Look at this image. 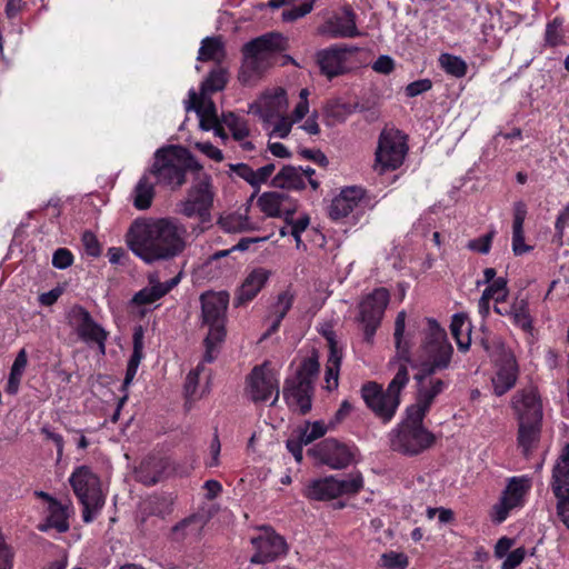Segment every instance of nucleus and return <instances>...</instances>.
<instances>
[{"label":"nucleus","mask_w":569,"mask_h":569,"mask_svg":"<svg viewBox=\"0 0 569 569\" xmlns=\"http://www.w3.org/2000/svg\"><path fill=\"white\" fill-rule=\"evenodd\" d=\"M221 122L230 130L236 141H243L250 133L247 119L233 112H223Z\"/></svg>","instance_id":"43"},{"label":"nucleus","mask_w":569,"mask_h":569,"mask_svg":"<svg viewBox=\"0 0 569 569\" xmlns=\"http://www.w3.org/2000/svg\"><path fill=\"white\" fill-rule=\"evenodd\" d=\"M569 226V206L565 207L557 216L555 222L553 242L562 244L565 229Z\"/></svg>","instance_id":"56"},{"label":"nucleus","mask_w":569,"mask_h":569,"mask_svg":"<svg viewBox=\"0 0 569 569\" xmlns=\"http://www.w3.org/2000/svg\"><path fill=\"white\" fill-rule=\"evenodd\" d=\"M329 347V356L326 366V382L329 390L338 387L339 370L342 360V351L336 340V335L330 331L325 335Z\"/></svg>","instance_id":"28"},{"label":"nucleus","mask_w":569,"mask_h":569,"mask_svg":"<svg viewBox=\"0 0 569 569\" xmlns=\"http://www.w3.org/2000/svg\"><path fill=\"white\" fill-rule=\"evenodd\" d=\"M295 302V295L289 290L280 292L276 303L272 306V313L279 319H284Z\"/></svg>","instance_id":"52"},{"label":"nucleus","mask_w":569,"mask_h":569,"mask_svg":"<svg viewBox=\"0 0 569 569\" xmlns=\"http://www.w3.org/2000/svg\"><path fill=\"white\" fill-rule=\"evenodd\" d=\"M214 196L212 179L204 174L189 188L186 199L178 204L179 213L189 219L197 218L203 226L210 224Z\"/></svg>","instance_id":"10"},{"label":"nucleus","mask_w":569,"mask_h":569,"mask_svg":"<svg viewBox=\"0 0 569 569\" xmlns=\"http://www.w3.org/2000/svg\"><path fill=\"white\" fill-rule=\"evenodd\" d=\"M174 498L168 493H156L148 497L141 506V525H146L150 517L164 520L173 511Z\"/></svg>","instance_id":"25"},{"label":"nucleus","mask_w":569,"mask_h":569,"mask_svg":"<svg viewBox=\"0 0 569 569\" xmlns=\"http://www.w3.org/2000/svg\"><path fill=\"white\" fill-rule=\"evenodd\" d=\"M389 299V291L386 288L380 287L365 296L360 301L357 320L363 327L365 341L372 342L373 337L380 327Z\"/></svg>","instance_id":"13"},{"label":"nucleus","mask_w":569,"mask_h":569,"mask_svg":"<svg viewBox=\"0 0 569 569\" xmlns=\"http://www.w3.org/2000/svg\"><path fill=\"white\" fill-rule=\"evenodd\" d=\"M271 277V271L263 268H253L243 279L234 292L233 307L247 306L261 292Z\"/></svg>","instance_id":"21"},{"label":"nucleus","mask_w":569,"mask_h":569,"mask_svg":"<svg viewBox=\"0 0 569 569\" xmlns=\"http://www.w3.org/2000/svg\"><path fill=\"white\" fill-rule=\"evenodd\" d=\"M201 169L202 166L187 148L171 144L154 152L149 173L157 179V183L176 190L186 183L188 171Z\"/></svg>","instance_id":"2"},{"label":"nucleus","mask_w":569,"mask_h":569,"mask_svg":"<svg viewBox=\"0 0 569 569\" xmlns=\"http://www.w3.org/2000/svg\"><path fill=\"white\" fill-rule=\"evenodd\" d=\"M430 410L416 400L406 409V418L399 425H407L409 427H423V420Z\"/></svg>","instance_id":"48"},{"label":"nucleus","mask_w":569,"mask_h":569,"mask_svg":"<svg viewBox=\"0 0 569 569\" xmlns=\"http://www.w3.org/2000/svg\"><path fill=\"white\" fill-rule=\"evenodd\" d=\"M543 41V46L548 48H557L567 43L565 19L562 17L556 16L552 20L547 22Z\"/></svg>","instance_id":"39"},{"label":"nucleus","mask_w":569,"mask_h":569,"mask_svg":"<svg viewBox=\"0 0 569 569\" xmlns=\"http://www.w3.org/2000/svg\"><path fill=\"white\" fill-rule=\"evenodd\" d=\"M259 535L251 539L254 553L250 562L254 565H264L278 560L288 552L286 539L276 532L270 526H262Z\"/></svg>","instance_id":"17"},{"label":"nucleus","mask_w":569,"mask_h":569,"mask_svg":"<svg viewBox=\"0 0 569 569\" xmlns=\"http://www.w3.org/2000/svg\"><path fill=\"white\" fill-rule=\"evenodd\" d=\"M69 322L74 328L76 332L82 328L84 325H88L92 319L91 313L82 306L74 305L69 311Z\"/></svg>","instance_id":"54"},{"label":"nucleus","mask_w":569,"mask_h":569,"mask_svg":"<svg viewBox=\"0 0 569 569\" xmlns=\"http://www.w3.org/2000/svg\"><path fill=\"white\" fill-rule=\"evenodd\" d=\"M328 429H330L329 425L326 426L321 420L315 421L312 423L307 421L306 427L300 428L299 432L308 441V443H311L312 441L323 437Z\"/></svg>","instance_id":"53"},{"label":"nucleus","mask_w":569,"mask_h":569,"mask_svg":"<svg viewBox=\"0 0 569 569\" xmlns=\"http://www.w3.org/2000/svg\"><path fill=\"white\" fill-rule=\"evenodd\" d=\"M531 488L529 478L511 477L503 489L500 500L493 506V521L502 523L515 508H521L525 505V497Z\"/></svg>","instance_id":"18"},{"label":"nucleus","mask_w":569,"mask_h":569,"mask_svg":"<svg viewBox=\"0 0 569 569\" xmlns=\"http://www.w3.org/2000/svg\"><path fill=\"white\" fill-rule=\"evenodd\" d=\"M247 392L253 402H266L272 395L271 406L279 399V380L269 361L254 366L247 377Z\"/></svg>","instance_id":"15"},{"label":"nucleus","mask_w":569,"mask_h":569,"mask_svg":"<svg viewBox=\"0 0 569 569\" xmlns=\"http://www.w3.org/2000/svg\"><path fill=\"white\" fill-rule=\"evenodd\" d=\"M302 167L283 166L272 178L271 184L274 188L300 191L306 188V181L301 173Z\"/></svg>","instance_id":"32"},{"label":"nucleus","mask_w":569,"mask_h":569,"mask_svg":"<svg viewBox=\"0 0 569 569\" xmlns=\"http://www.w3.org/2000/svg\"><path fill=\"white\" fill-rule=\"evenodd\" d=\"M356 51L357 48L347 46H331L318 51L316 57L321 74L326 76L328 79H332L348 72V56Z\"/></svg>","instance_id":"20"},{"label":"nucleus","mask_w":569,"mask_h":569,"mask_svg":"<svg viewBox=\"0 0 569 569\" xmlns=\"http://www.w3.org/2000/svg\"><path fill=\"white\" fill-rule=\"evenodd\" d=\"M518 421H542V401L536 387L518 390L511 401Z\"/></svg>","instance_id":"19"},{"label":"nucleus","mask_w":569,"mask_h":569,"mask_svg":"<svg viewBox=\"0 0 569 569\" xmlns=\"http://www.w3.org/2000/svg\"><path fill=\"white\" fill-rule=\"evenodd\" d=\"M154 198V183L150 181L148 174H143L133 190V206L138 210H147L151 207Z\"/></svg>","instance_id":"40"},{"label":"nucleus","mask_w":569,"mask_h":569,"mask_svg":"<svg viewBox=\"0 0 569 569\" xmlns=\"http://www.w3.org/2000/svg\"><path fill=\"white\" fill-rule=\"evenodd\" d=\"M382 566L387 569H406L409 565L408 557L402 552L389 551L381 556Z\"/></svg>","instance_id":"55"},{"label":"nucleus","mask_w":569,"mask_h":569,"mask_svg":"<svg viewBox=\"0 0 569 569\" xmlns=\"http://www.w3.org/2000/svg\"><path fill=\"white\" fill-rule=\"evenodd\" d=\"M409 382L407 366H400L386 390L375 381H368L361 387V397L366 406L383 423L395 417L400 405V392Z\"/></svg>","instance_id":"4"},{"label":"nucleus","mask_w":569,"mask_h":569,"mask_svg":"<svg viewBox=\"0 0 569 569\" xmlns=\"http://www.w3.org/2000/svg\"><path fill=\"white\" fill-rule=\"evenodd\" d=\"M449 383L440 378H431L427 385H421L417 388L416 400L425 406L427 409H431L435 399L441 395Z\"/></svg>","instance_id":"38"},{"label":"nucleus","mask_w":569,"mask_h":569,"mask_svg":"<svg viewBox=\"0 0 569 569\" xmlns=\"http://www.w3.org/2000/svg\"><path fill=\"white\" fill-rule=\"evenodd\" d=\"M297 211V202H290L288 209L284 212V220L287 223L291 226V236H297V233H302L307 227L309 226L310 219L308 216L293 220V214Z\"/></svg>","instance_id":"51"},{"label":"nucleus","mask_w":569,"mask_h":569,"mask_svg":"<svg viewBox=\"0 0 569 569\" xmlns=\"http://www.w3.org/2000/svg\"><path fill=\"white\" fill-rule=\"evenodd\" d=\"M526 549L523 547H519L512 551H510L506 559L501 565V569H516L521 562L525 560Z\"/></svg>","instance_id":"63"},{"label":"nucleus","mask_w":569,"mask_h":569,"mask_svg":"<svg viewBox=\"0 0 569 569\" xmlns=\"http://www.w3.org/2000/svg\"><path fill=\"white\" fill-rule=\"evenodd\" d=\"M289 201V196L284 192L270 191L263 192L259 199L258 204L263 213L268 217L280 218L284 217L286 209L284 202Z\"/></svg>","instance_id":"35"},{"label":"nucleus","mask_w":569,"mask_h":569,"mask_svg":"<svg viewBox=\"0 0 569 569\" xmlns=\"http://www.w3.org/2000/svg\"><path fill=\"white\" fill-rule=\"evenodd\" d=\"M326 117L330 124L343 122L351 113L350 106L347 103L329 102L325 109Z\"/></svg>","instance_id":"50"},{"label":"nucleus","mask_w":569,"mask_h":569,"mask_svg":"<svg viewBox=\"0 0 569 569\" xmlns=\"http://www.w3.org/2000/svg\"><path fill=\"white\" fill-rule=\"evenodd\" d=\"M421 329L422 340L417 359L426 361L440 371L450 367L453 347L450 343L446 330L433 318H425Z\"/></svg>","instance_id":"7"},{"label":"nucleus","mask_w":569,"mask_h":569,"mask_svg":"<svg viewBox=\"0 0 569 569\" xmlns=\"http://www.w3.org/2000/svg\"><path fill=\"white\" fill-rule=\"evenodd\" d=\"M450 331L458 350L466 352L471 345V323L466 313H455L451 318Z\"/></svg>","instance_id":"34"},{"label":"nucleus","mask_w":569,"mask_h":569,"mask_svg":"<svg viewBox=\"0 0 569 569\" xmlns=\"http://www.w3.org/2000/svg\"><path fill=\"white\" fill-rule=\"evenodd\" d=\"M365 481L360 471L352 472L347 479H338L335 476L336 496H351L359 493L363 488Z\"/></svg>","instance_id":"42"},{"label":"nucleus","mask_w":569,"mask_h":569,"mask_svg":"<svg viewBox=\"0 0 569 569\" xmlns=\"http://www.w3.org/2000/svg\"><path fill=\"white\" fill-rule=\"evenodd\" d=\"M408 150V137L401 130H382L375 153V170L380 174L397 170L402 166Z\"/></svg>","instance_id":"9"},{"label":"nucleus","mask_w":569,"mask_h":569,"mask_svg":"<svg viewBox=\"0 0 569 569\" xmlns=\"http://www.w3.org/2000/svg\"><path fill=\"white\" fill-rule=\"evenodd\" d=\"M542 421H518L517 442L522 455L529 458L541 435Z\"/></svg>","instance_id":"30"},{"label":"nucleus","mask_w":569,"mask_h":569,"mask_svg":"<svg viewBox=\"0 0 569 569\" xmlns=\"http://www.w3.org/2000/svg\"><path fill=\"white\" fill-rule=\"evenodd\" d=\"M319 372V356L312 350L310 356L300 361L296 373L284 380L282 396L290 409L298 410L300 415H307L311 410Z\"/></svg>","instance_id":"3"},{"label":"nucleus","mask_w":569,"mask_h":569,"mask_svg":"<svg viewBox=\"0 0 569 569\" xmlns=\"http://www.w3.org/2000/svg\"><path fill=\"white\" fill-rule=\"evenodd\" d=\"M406 331V312L400 311L397 315L396 321H395V345L397 349V353L399 356V359L402 360L405 363L402 366H406L407 363L411 366V368L417 369L418 372L413 376V379L417 381L418 387L421 385H427V379L433 378L432 376L437 372H440L439 369L435 368L433 366L429 365L426 361H420L417 358H412L411 356V348L413 346V335L409 331L407 335H405Z\"/></svg>","instance_id":"12"},{"label":"nucleus","mask_w":569,"mask_h":569,"mask_svg":"<svg viewBox=\"0 0 569 569\" xmlns=\"http://www.w3.org/2000/svg\"><path fill=\"white\" fill-rule=\"evenodd\" d=\"M72 490L82 506V520L90 523L103 508L106 497L101 490L100 478L90 467L80 466L69 478Z\"/></svg>","instance_id":"8"},{"label":"nucleus","mask_w":569,"mask_h":569,"mask_svg":"<svg viewBox=\"0 0 569 569\" xmlns=\"http://www.w3.org/2000/svg\"><path fill=\"white\" fill-rule=\"evenodd\" d=\"M302 495L311 501H330L336 499L335 476L310 480L306 485Z\"/></svg>","instance_id":"31"},{"label":"nucleus","mask_w":569,"mask_h":569,"mask_svg":"<svg viewBox=\"0 0 569 569\" xmlns=\"http://www.w3.org/2000/svg\"><path fill=\"white\" fill-rule=\"evenodd\" d=\"M203 527V517L198 513H192L170 529L169 539L174 542H183L189 537L199 538Z\"/></svg>","instance_id":"27"},{"label":"nucleus","mask_w":569,"mask_h":569,"mask_svg":"<svg viewBox=\"0 0 569 569\" xmlns=\"http://www.w3.org/2000/svg\"><path fill=\"white\" fill-rule=\"evenodd\" d=\"M365 197V190L360 187H347L336 196L329 207V217L338 221L347 218L359 206Z\"/></svg>","instance_id":"22"},{"label":"nucleus","mask_w":569,"mask_h":569,"mask_svg":"<svg viewBox=\"0 0 569 569\" xmlns=\"http://www.w3.org/2000/svg\"><path fill=\"white\" fill-rule=\"evenodd\" d=\"M395 60L387 54L379 56L378 59L372 63L373 71L386 76L390 74L395 70Z\"/></svg>","instance_id":"64"},{"label":"nucleus","mask_w":569,"mask_h":569,"mask_svg":"<svg viewBox=\"0 0 569 569\" xmlns=\"http://www.w3.org/2000/svg\"><path fill=\"white\" fill-rule=\"evenodd\" d=\"M231 170L250 186L257 188L256 171L247 163L231 164Z\"/></svg>","instance_id":"62"},{"label":"nucleus","mask_w":569,"mask_h":569,"mask_svg":"<svg viewBox=\"0 0 569 569\" xmlns=\"http://www.w3.org/2000/svg\"><path fill=\"white\" fill-rule=\"evenodd\" d=\"M79 339L88 345L94 343L98 346L101 355L106 353V342L109 337V332L99 325L93 318L77 331Z\"/></svg>","instance_id":"36"},{"label":"nucleus","mask_w":569,"mask_h":569,"mask_svg":"<svg viewBox=\"0 0 569 569\" xmlns=\"http://www.w3.org/2000/svg\"><path fill=\"white\" fill-rule=\"evenodd\" d=\"M186 233V227L176 218L136 220L127 233V243L137 257L152 263L182 253Z\"/></svg>","instance_id":"1"},{"label":"nucleus","mask_w":569,"mask_h":569,"mask_svg":"<svg viewBox=\"0 0 569 569\" xmlns=\"http://www.w3.org/2000/svg\"><path fill=\"white\" fill-rule=\"evenodd\" d=\"M47 517L44 522L38 525L41 532L54 529L59 533L67 532L70 528L68 507L59 500H52V505L47 508Z\"/></svg>","instance_id":"26"},{"label":"nucleus","mask_w":569,"mask_h":569,"mask_svg":"<svg viewBox=\"0 0 569 569\" xmlns=\"http://www.w3.org/2000/svg\"><path fill=\"white\" fill-rule=\"evenodd\" d=\"M227 73L223 69H213L201 83L202 93H213L224 89L227 84Z\"/></svg>","instance_id":"47"},{"label":"nucleus","mask_w":569,"mask_h":569,"mask_svg":"<svg viewBox=\"0 0 569 569\" xmlns=\"http://www.w3.org/2000/svg\"><path fill=\"white\" fill-rule=\"evenodd\" d=\"M284 49V39L277 32L266 33L247 42L242 48L243 61L239 80L247 83L253 78L260 77L268 66L269 57Z\"/></svg>","instance_id":"6"},{"label":"nucleus","mask_w":569,"mask_h":569,"mask_svg":"<svg viewBox=\"0 0 569 569\" xmlns=\"http://www.w3.org/2000/svg\"><path fill=\"white\" fill-rule=\"evenodd\" d=\"M357 14L351 6H343L340 14H336L329 22L332 38H357L361 32L357 28Z\"/></svg>","instance_id":"24"},{"label":"nucleus","mask_w":569,"mask_h":569,"mask_svg":"<svg viewBox=\"0 0 569 569\" xmlns=\"http://www.w3.org/2000/svg\"><path fill=\"white\" fill-rule=\"evenodd\" d=\"M224 56L223 42L218 37H207L201 41L198 61H220Z\"/></svg>","instance_id":"41"},{"label":"nucleus","mask_w":569,"mask_h":569,"mask_svg":"<svg viewBox=\"0 0 569 569\" xmlns=\"http://www.w3.org/2000/svg\"><path fill=\"white\" fill-rule=\"evenodd\" d=\"M550 488L557 500V517L569 530V443L552 469Z\"/></svg>","instance_id":"16"},{"label":"nucleus","mask_w":569,"mask_h":569,"mask_svg":"<svg viewBox=\"0 0 569 569\" xmlns=\"http://www.w3.org/2000/svg\"><path fill=\"white\" fill-rule=\"evenodd\" d=\"M229 305L227 291L208 292L201 295V315L203 323L209 327V332L203 340L204 362H212L217 358L218 346L226 338V312Z\"/></svg>","instance_id":"5"},{"label":"nucleus","mask_w":569,"mask_h":569,"mask_svg":"<svg viewBox=\"0 0 569 569\" xmlns=\"http://www.w3.org/2000/svg\"><path fill=\"white\" fill-rule=\"evenodd\" d=\"M439 64L447 74L456 78L465 77L468 70V66L462 58L450 53H441Z\"/></svg>","instance_id":"46"},{"label":"nucleus","mask_w":569,"mask_h":569,"mask_svg":"<svg viewBox=\"0 0 569 569\" xmlns=\"http://www.w3.org/2000/svg\"><path fill=\"white\" fill-rule=\"evenodd\" d=\"M74 257L67 248H59L53 252L52 266L57 269H67L73 263Z\"/></svg>","instance_id":"60"},{"label":"nucleus","mask_w":569,"mask_h":569,"mask_svg":"<svg viewBox=\"0 0 569 569\" xmlns=\"http://www.w3.org/2000/svg\"><path fill=\"white\" fill-rule=\"evenodd\" d=\"M189 96L192 103V108L198 113L200 128L204 131H210L212 128L216 127L218 122L221 121V119H219L217 114V109L213 101L210 100L206 104H203V102L198 97L197 92L193 90H190Z\"/></svg>","instance_id":"33"},{"label":"nucleus","mask_w":569,"mask_h":569,"mask_svg":"<svg viewBox=\"0 0 569 569\" xmlns=\"http://www.w3.org/2000/svg\"><path fill=\"white\" fill-rule=\"evenodd\" d=\"M162 472L163 467L160 465V461L149 459L141 462L137 475L141 482L151 486L160 481Z\"/></svg>","instance_id":"45"},{"label":"nucleus","mask_w":569,"mask_h":569,"mask_svg":"<svg viewBox=\"0 0 569 569\" xmlns=\"http://www.w3.org/2000/svg\"><path fill=\"white\" fill-rule=\"evenodd\" d=\"M436 441L435 435L427 428L398 425L390 432V447L405 456H417L429 449Z\"/></svg>","instance_id":"14"},{"label":"nucleus","mask_w":569,"mask_h":569,"mask_svg":"<svg viewBox=\"0 0 569 569\" xmlns=\"http://www.w3.org/2000/svg\"><path fill=\"white\" fill-rule=\"evenodd\" d=\"M431 88L432 81L430 79H419L407 84L405 93L407 97L413 98L431 90Z\"/></svg>","instance_id":"61"},{"label":"nucleus","mask_w":569,"mask_h":569,"mask_svg":"<svg viewBox=\"0 0 569 569\" xmlns=\"http://www.w3.org/2000/svg\"><path fill=\"white\" fill-rule=\"evenodd\" d=\"M519 375V366L512 355L505 356L498 363L496 376L492 379L493 392L501 397L511 390Z\"/></svg>","instance_id":"23"},{"label":"nucleus","mask_w":569,"mask_h":569,"mask_svg":"<svg viewBox=\"0 0 569 569\" xmlns=\"http://www.w3.org/2000/svg\"><path fill=\"white\" fill-rule=\"evenodd\" d=\"M313 9V3L311 2H303L300 6L292 7L290 9L282 11V20L286 22H292L296 21L308 13H310Z\"/></svg>","instance_id":"58"},{"label":"nucleus","mask_w":569,"mask_h":569,"mask_svg":"<svg viewBox=\"0 0 569 569\" xmlns=\"http://www.w3.org/2000/svg\"><path fill=\"white\" fill-rule=\"evenodd\" d=\"M309 445L308 441L299 432L297 437H290L286 441L288 451L293 456L297 462H301L303 459V446Z\"/></svg>","instance_id":"57"},{"label":"nucleus","mask_w":569,"mask_h":569,"mask_svg":"<svg viewBox=\"0 0 569 569\" xmlns=\"http://www.w3.org/2000/svg\"><path fill=\"white\" fill-rule=\"evenodd\" d=\"M14 551L0 532V569H13Z\"/></svg>","instance_id":"59"},{"label":"nucleus","mask_w":569,"mask_h":569,"mask_svg":"<svg viewBox=\"0 0 569 569\" xmlns=\"http://www.w3.org/2000/svg\"><path fill=\"white\" fill-rule=\"evenodd\" d=\"M495 237L496 230L491 229L487 233L469 240L466 244V248L476 253L488 254L491 250Z\"/></svg>","instance_id":"49"},{"label":"nucleus","mask_w":569,"mask_h":569,"mask_svg":"<svg viewBox=\"0 0 569 569\" xmlns=\"http://www.w3.org/2000/svg\"><path fill=\"white\" fill-rule=\"evenodd\" d=\"M307 453L313 458L315 463L318 466H326L332 470H342L356 461L359 449L352 442H343L329 437L308 449Z\"/></svg>","instance_id":"11"},{"label":"nucleus","mask_w":569,"mask_h":569,"mask_svg":"<svg viewBox=\"0 0 569 569\" xmlns=\"http://www.w3.org/2000/svg\"><path fill=\"white\" fill-rule=\"evenodd\" d=\"M143 338H144V333H143L142 327L141 326L136 327L134 331H133V336H132L133 349H132V353H131L128 365H127L126 376H124V379H123V382L121 386V391H126L128 389V387L131 385V382L133 381V379L137 375V371L141 363V360L144 357V355H143Z\"/></svg>","instance_id":"29"},{"label":"nucleus","mask_w":569,"mask_h":569,"mask_svg":"<svg viewBox=\"0 0 569 569\" xmlns=\"http://www.w3.org/2000/svg\"><path fill=\"white\" fill-rule=\"evenodd\" d=\"M512 323L526 333L533 330V319L530 315L529 302L526 298H517L508 308Z\"/></svg>","instance_id":"37"},{"label":"nucleus","mask_w":569,"mask_h":569,"mask_svg":"<svg viewBox=\"0 0 569 569\" xmlns=\"http://www.w3.org/2000/svg\"><path fill=\"white\" fill-rule=\"evenodd\" d=\"M149 287H144L138 292H136L131 300L130 305L134 307H141L151 305L161 298H163L162 292L160 291V288L158 287L154 277H149Z\"/></svg>","instance_id":"44"}]
</instances>
